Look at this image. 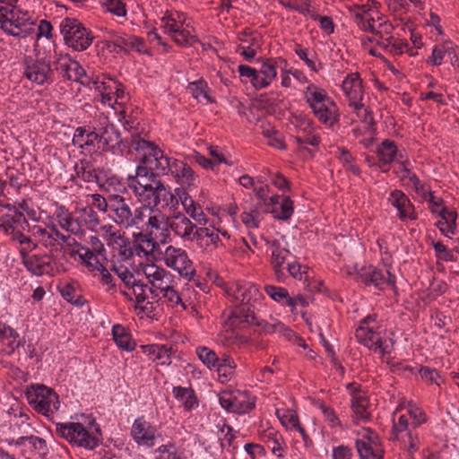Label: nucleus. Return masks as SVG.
<instances>
[{"label": "nucleus", "mask_w": 459, "mask_h": 459, "mask_svg": "<svg viewBox=\"0 0 459 459\" xmlns=\"http://www.w3.org/2000/svg\"><path fill=\"white\" fill-rule=\"evenodd\" d=\"M264 439L274 455L278 458L283 457L284 440L278 431H275L273 429L266 430L264 435Z\"/></svg>", "instance_id": "obj_51"}, {"label": "nucleus", "mask_w": 459, "mask_h": 459, "mask_svg": "<svg viewBox=\"0 0 459 459\" xmlns=\"http://www.w3.org/2000/svg\"><path fill=\"white\" fill-rule=\"evenodd\" d=\"M170 172L182 186H191L195 184V176L193 169L184 161L171 159L168 173Z\"/></svg>", "instance_id": "obj_32"}, {"label": "nucleus", "mask_w": 459, "mask_h": 459, "mask_svg": "<svg viewBox=\"0 0 459 459\" xmlns=\"http://www.w3.org/2000/svg\"><path fill=\"white\" fill-rule=\"evenodd\" d=\"M58 290L63 299L67 302L77 306L83 305L84 299L75 282H65L58 286Z\"/></svg>", "instance_id": "obj_47"}, {"label": "nucleus", "mask_w": 459, "mask_h": 459, "mask_svg": "<svg viewBox=\"0 0 459 459\" xmlns=\"http://www.w3.org/2000/svg\"><path fill=\"white\" fill-rule=\"evenodd\" d=\"M109 201L114 221L118 226L135 230L143 227L145 212H148L147 205L141 204V205L134 207L130 199L120 195H109Z\"/></svg>", "instance_id": "obj_2"}, {"label": "nucleus", "mask_w": 459, "mask_h": 459, "mask_svg": "<svg viewBox=\"0 0 459 459\" xmlns=\"http://www.w3.org/2000/svg\"><path fill=\"white\" fill-rule=\"evenodd\" d=\"M356 338L359 342L381 356L390 353L393 350V342L390 339H383L381 333L375 331L374 326L359 325L356 330Z\"/></svg>", "instance_id": "obj_16"}, {"label": "nucleus", "mask_w": 459, "mask_h": 459, "mask_svg": "<svg viewBox=\"0 0 459 459\" xmlns=\"http://www.w3.org/2000/svg\"><path fill=\"white\" fill-rule=\"evenodd\" d=\"M238 39L239 44L236 52L247 61L254 59L261 48V35L255 31L244 30L238 34Z\"/></svg>", "instance_id": "obj_25"}, {"label": "nucleus", "mask_w": 459, "mask_h": 459, "mask_svg": "<svg viewBox=\"0 0 459 459\" xmlns=\"http://www.w3.org/2000/svg\"><path fill=\"white\" fill-rule=\"evenodd\" d=\"M20 346L17 332L0 322V353L10 355Z\"/></svg>", "instance_id": "obj_36"}, {"label": "nucleus", "mask_w": 459, "mask_h": 459, "mask_svg": "<svg viewBox=\"0 0 459 459\" xmlns=\"http://www.w3.org/2000/svg\"><path fill=\"white\" fill-rule=\"evenodd\" d=\"M336 156L346 170L356 176L360 175V170L355 164L354 158L348 150L343 147H338Z\"/></svg>", "instance_id": "obj_59"}, {"label": "nucleus", "mask_w": 459, "mask_h": 459, "mask_svg": "<svg viewBox=\"0 0 459 459\" xmlns=\"http://www.w3.org/2000/svg\"><path fill=\"white\" fill-rule=\"evenodd\" d=\"M178 196L172 194L164 184L161 182L155 195V199L152 200L151 206L157 207L160 204L163 205L174 208L178 204Z\"/></svg>", "instance_id": "obj_50"}, {"label": "nucleus", "mask_w": 459, "mask_h": 459, "mask_svg": "<svg viewBox=\"0 0 459 459\" xmlns=\"http://www.w3.org/2000/svg\"><path fill=\"white\" fill-rule=\"evenodd\" d=\"M187 89L189 90L192 97L201 103H212L214 100L208 94L209 86L203 79L188 83Z\"/></svg>", "instance_id": "obj_48"}, {"label": "nucleus", "mask_w": 459, "mask_h": 459, "mask_svg": "<svg viewBox=\"0 0 459 459\" xmlns=\"http://www.w3.org/2000/svg\"><path fill=\"white\" fill-rule=\"evenodd\" d=\"M143 352L152 361H160L161 365L171 363L172 346L168 344L143 345Z\"/></svg>", "instance_id": "obj_37"}, {"label": "nucleus", "mask_w": 459, "mask_h": 459, "mask_svg": "<svg viewBox=\"0 0 459 459\" xmlns=\"http://www.w3.org/2000/svg\"><path fill=\"white\" fill-rule=\"evenodd\" d=\"M173 394L178 401L183 403L185 409L187 411L197 405V399L192 388L175 386Z\"/></svg>", "instance_id": "obj_57"}, {"label": "nucleus", "mask_w": 459, "mask_h": 459, "mask_svg": "<svg viewBox=\"0 0 459 459\" xmlns=\"http://www.w3.org/2000/svg\"><path fill=\"white\" fill-rule=\"evenodd\" d=\"M158 178L156 173H150L146 169L137 166L135 174L129 175L126 178V184L129 189L136 188V186H142L152 182V179Z\"/></svg>", "instance_id": "obj_55"}, {"label": "nucleus", "mask_w": 459, "mask_h": 459, "mask_svg": "<svg viewBox=\"0 0 459 459\" xmlns=\"http://www.w3.org/2000/svg\"><path fill=\"white\" fill-rule=\"evenodd\" d=\"M362 437L356 441L360 459H383L384 450L377 437L369 429L363 430Z\"/></svg>", "instance_id": "obj_20"}, {"label": "nucleus", "mask_w": 459, "mask_h": 459, "mask_svg": "<svg viewBox=\"0 0 459 459\" xmlns=\"http://www.w3.org/2000/svg\"><path fill=\"white\" fill-rule=\"evenodd\" d=\"M194 241L205 253H212L224 245L219 235V230L210 227H198L195 229Z\"/></svg>", "instance_id": "obj_23"}, {"label": "nucleus", "mask_w": 459, "mask_h": 459, "mask_svg": "<svg viewBox=\"0 0 459 459\" xmlns=\"http://www.w3.org/2000/svg\"><path fill=\"white\" fill-rule=\"evenodd\" d=\"M226 324L232 329H242L250 325H261L255 316V310L234 306Z\"/></svg>", "instance_id": "obj_27"}, {"label": "nucleus", "mask_w": 459, "mask_h": 459, "mask_svg": "<svg viewBox=\"0 0 459 459\" xmlns=\"http://www.w3.org/2000/svg\"><path fill=\"white\" fill-rule=\"evenodd\" d=\"M377 155L381 165H388L393 162L395 157L403 159L401 153L398 154V149L394 141L384 140L377 149Z\"/></svg>", "instance_id": "obj_41"}, {"label": "nucleus", "mask_w": 459, "mask_h": 459, "mask_svg": "<svg viewBox=\"0 0 459 459\" xmlns=\"http://www.w3.org/2000/svg\"><path fill=\"white\" fill-rule=\"evenodd\" d=\"M314 116L317 120L326 127H333L339 122L340 113L335 102L331 100L316 106L312 109Z\"/></svg>", "instance_id": "obj_31"}, {"label": "nucleus", "mask_w": 459, "mask_h": 459, "mask_svg": "<svg viewBox=\"0 0 459 459\" xmlns=\"http://www.w3.org/2000/svg\"><path fill=\"white\" fill-rule=\"evenodd\" d=\"M277 415L283 426L290 429L298 430L303 437V439L307 442V435L299 423V416L296 411L292 410H284L282 414L277 411Z\"/></svg>", "instance_id": "obj_53"}, {"label": "nucleus", "mask_w": 459, "mask_h": 459, "mask_svg": "<svg viewBox=\"0 0 459 459\" xmlns=\"http://www.w3.org/2000/svg\"><path fill=\"white\" fill-rule=\"evenodd\" d=\"M33 235L38 238L39 243L48 250V255H52L54 256V253L60 251V247H58L52 232H49L39 226H35L33 228Z\"/></svg>", "instance_id": "obj_46"}, {"label": "nucleus", "mask_w": 459, "mask_h": 459, "mask_svg": "<svg viewBox=\"0 0 459 459\" xmlns=\"http://www.w3.org/2000/svg\"><path fill=\"white\" fill-rule=\"evenodd\" d=\"M216 367L219 378L223 382L233 377L237 365L230 355L224 353L221 359L219 358Z\"/></svg>", "instance_id": "obj_56"}, {"label": "nucleus", "mask_w": 459, "mask_h": 459, "mask_svg": "<svg viewBox=\"0 0 459 459\" xmlns=\"http://www.w3.org/2000/svg\"><path fill=\"white\" fill-rule=\"evenodd\" d=\"M276 60L267 58L263 61L261 67L257 70V76L255 78L254 87L256 90L266 88L276 78Z\"/></svg>", "instance_id": "obj_34"}, {"label": "nucleus", "mask_w": 459, "mask_h": 459, "mask_svg": "<svg viewBox=\"0 0 459 459\" xmlns=\"http://www.w3.org/2000/svg\"><path fill=\"white\" fill-rule=\"evenodd\" d=\"M74 172L77 178L87 183H97L101 186V180L94 165L88 160H81L74 165Z\"/></svg>", "instance_id": "obj_39"}, {"label": "nucleus", "mask_w": 459, "mask_h": 459, "mask_svg": "<svg viewBox=\"0 0 459 459\" xmlns=\"http://www.w3.org/2000/svg\"><path fill=\"white\" fill-rule=\"evenodd\" d=\"M55 214L58 225L63 230L78 237L84 235L85 231L79 220L65 205H57Z\"/></svg>", "instance_id": "obj_29"}, {"label": "nucleus", "mask_w": 459, "mask_h": 459, "mask_svg": "<svg viewBox=\"0 0 459 459\" xmlns=\"http://www.w3.org/2000/svg\"><path fill=\"white\" fill-rule=\"evenodd\" d=\"M23 76L38 85L53 82V70L50 64L43 59H34L25 56L23 60Z\"/></svg>", "instance_id": "obj_17"}, {"label": "nucleus", "mask_w": 459, "mask_h": 459, "mask_svg": "<svg viewBox=\"0 0 459 459\" xmlns=\"http://www.w3.org/2000/svg\"><path fill=\"white\" fill-rule=\"evenodd\" d=\"M56 433L77 446L93 449L98 446V439L79 422L56 423Z\"/></svg>", "instance_id": "obj_14"}, {"label": "nucleus", "mask_w": 459, "mask_h": 459, "mask_svg": "<svg viewBox=\"0 0 459 459\" xmlns=\"http://www.w3.org/2000/svg\"><path fill=\"white\" fill-rule=\"evenodd\" d=\"M351 396V419L355 424L366 423L371 420L373 405L366 390L355 382L346 385Z\"/></svg>", "instance_id": "obj_11"}, {"label": "nucleus", "mask_w": 459, "mask_h": 459, "mask_svg": "<svg viewBox=\"0 0 459 459\" xmlns=\"http://www.w3.org/2000/svg\"><path fill=\"white\" fill-rule=\"evenodd\" d=\"M294 211L293 202L289 196L282 197L279 207H273L271 212L278 220H288L291 217Z\"/></svg>", "instance_id": "obj_60"}, {"label": "nucleus", "mask_w": 459, "mask_h": 459, "mask_svg": "<svg viewBox=\"0 0 459 459\" xmlns=\"http://www.w3.org/2000/svg\"><path fill=\"white\" fill-rule=\"evenodd\" d=\"M175 236L183 241L193 242L198 227L185 214L178 212L169 218V226Z\"/></svg>", "instance_id": "obj_22"}, {"label": "nucleus", "mask_w": 459, "mask_h": 459, "mask_svg": "<svg viewBox=\"0 0 459 459\" xmlns=\"http://www.w3.org/2000/svg\"><path fill=\"white\" fill-rule=\"evenodd\" d=\"M185 22V15L178 12L175 13L167 12L161 18L164 32L169 34L173 41L180 47L192 46L198 41L195 35L183 28Z\"/></svg>", "instance_id": "obj_13"}, {"label": "nucleus", "mask_w": 459, "mask_h": 459, "mask_svg": "<svg viewBox=\"0 0 459 459\" xmlns=\"http://www.w3.org/2000/svg\"><path fill=\"white\" fill-rule=\"evenodd\" d=\"M175 194L178 196L186 212L196 222H205L206 215L204 214L203 208L183 188H176Z\"/></svg>", "instance_id": "obj_35"}, {"label": "nucleus", "mask_w": 459, "mask_h": 459, "mask_svg": "<svg viewBox=\"0 0 459 459\" xmlns=\"http://www.w3.org/2000/svg\"><path fill=\"white\" fill-rule=\"evenodd\" d=\"M79 262L90 273H96L101 267V262L98 258L97 254L90 251V247L86 246H79Z\"/></svg>", "instance_id": "obj_49"}, {"label": "nucleus", "mask_w": 459, "mask_h": 459, "mask_svg": "<svg viewBox=\"0 0 459 459\" xmlns=\"http://www.w3.org/2000/svg\"><path fill=\"white\" fill-rule=\"evenodd\" d=\"M140 268L148 282L157 290L166 288L174 281V276L169 272L156 264H141Z\"/></svg>", "instance_id": "obj_24"}, {"label": "nucleus", "mask_w": 459, "mask_h": 459, "mask_svg": "<svg viewBox=\"0 0 459 459\" xmlns=\"http://www.w3.org/2000/svg\"><path fill=\"white\" fill-rule=\"evenodd\" d=\"M73 143L80 148H85L89 152L97 151L100 149L101 144V133L88 131L85 127H78L75 130Z\"/></svg>", "instance_id": "obj_30"}, {"label": "nucleus", "mask_w": 459, "mask_h": 459, "mask_svg": "<svg viewBox=\"0 0 459 459\" xmlns=\"http://www.w3.org/2000/svg\"><path fill=\"white\" fill-rule=\"evenodd\" d=\"M148 205V212H145L143 227L134 238L141 242L152 243V247L157 244V239L163 236L169 226V218L160 210Z\"/></svg>", "instance_id": "obj_7"}, {"label": "nucleus", "mask_w": 459, "mask_h": 459, "mask_svg": "<svg viewBox=\"0 0 459 459\" xmlns=\"http://www.w3.org/2000/svg\"><path fill=\"white\" fill-rule=\"evenodd\" d=\"M389 202L399 212V218L402 221L416 220L417 216L414 212L413 205L411 204L409 198L400 190H394L391 193Z\"/></svg>", "instance_id": "obj_33"}, {"label": "nucleus", "mask_w": 459, "mask_h": 459, "mask_svg": "<svg viewBox=\"0 0 459 459\" xmlns=\"http://www.w3.org/2000/svg\"><path fill=\"white\" fill-rule=\"evenodd\" d=\"M160 291L163 292V298L173 308L178 310H186L188 307V304L183 299V295L179 294L171 284H168V286L164 289H160Z\"/></svg>", "instance_id": "obj_58"}, {"label": "nucleus", "mask_w": 459, "mask_h": 459, "mask_svg": "<svg viewBox=\"0 0 459 459\" xmlns=\"http://www.w3.org/2000/svg\"><path fill=\"white\" fill-rule=\"evenodd\" d=\"M131 436L138 446L152 447L156 443L157 429L142 416L133 423Z\"/></svg>", "instance_id": "obj_21"}, {"label": "nucleus", "mask_w": 459, "mask_h": 459, "mask_svg": "<svg viewBox=\"0 0 459 459\" xmlns=\"http://www.w3.org/2000/svg\"><path fill=\"white\" fill-rule=\"evenodd\" d=\"M195 352L199 359L210 369L215 368L219 363L218 355L208 347L199 346L196 348Z\"/></svg>", "instance_id": "obj_61"}, {"label": "nucleus", "mask_w": 459, "mask_h": 459, "mask_svg": "<svg viewBox=\"0 0 459 459\" xmlns=\"http://www.w3.org/2000/svg\"><path fill=\"white\" fill-rule=\"evenodd\" d=\"M93 85L95 90L100 93L101 102L113 107L114 91H117L119 82L108 78L106 81H94Z\"/></svg>", "instance_id": "obj_42"}, {"label": "nucleus", "mask_w": 459, "mask_h": 459, "mask_svg": "<svg viewBox=\"0 0 459 459\" xmlns=\"http://www.w3.org/2000/svg\"><path fill=\"white\" fill-rule=\"evenodd\" d=\"M271 247V264L277 280L281 281L285 276V270H287L288 263H291V255L290 251L287 248L281 247L277 241H273Z\"/></svg>", "instance_id": "obj_28"}, {"label": "nucleus", "mask_w": 459, "mask_h": 459, "mask_svg": "<svg viewBox=\"0 0 459 459\" xmlns=\"http://www.w3.org/2000/svg\"><path fill=\"white\" fill-rule=\"evenodd\" d=\"M13 240L20 245L19 253L22 260L30 256V253L35 250L38 247L37 242L32 240L30 237L24 235L20 230L13 233Z\"/></svg>", "instance_id": "obj_54"}, {"label": "nucleus", "mask_w": 459, "mask_h": 459, "mask_svg": "<svg viewBox=\"0 0 459 459\" xmlns=\"http://www.w3.org/2000/svg\"><path fill=\"white\" fill-rule=\"evenodd\" d=\"M264 292L274 301L287 305L289 291L283 288L267 284L264 286Z\"/></svg>", "instance_id": "obj_63"}, {"label": "nucleus", "mask_w": 459, "mask_h": 459, "mask_svg": "<svg viewBox=\"0 0 459 459\" xmlns=\"http://www.w3.org/2000/svg\"><path fill=\"white\" fill-rule=\"evenodd\" d=\"M154 453L157 455L155 459H182L172 442L160 446Z\"/></svg>", "instance_id": "obj_64"}, {"label": "nucleus", "mask_w": 459, "mask_h": 459, "mask_svg": "<svg viewBox=\"0 0 459 459\" xmlns=\"http://www.w3.org/2000/svg\"><path fill=\"white\" fill-rule=\"evenodd\" d=\"M60 31L65 44L76 51L87 49L93 40L91 31L74 18H65L60 23Z\"/></svg>", "instance_id": "obj_10"}, {"label": "nucleus", "mask_w": 459, "mask_h": 459, "mask_svg": "<svg viewBox=\"0 0 459 459\" xmlns=\"http://www.w3.org/2000/svg\"><path fill=\"white\" fill-rule=\"evenodd\" d=\"M54 64L55 69L63 78L85 83L82 81V78L86 75L84 69L78 62L72 60L68 56H60Z\"/></svg>", "instance_id": "obj_26"}, {"label": "nucleus", "mask_w": 459, "mask_h": 459, "mask_svg": "<svg viewBox=\"0 0 459 459\" xmlns=\"http://www.w3.org/2000/svg\"><path fill=\"white\" fill-rule=\"evenodd\" d=\"M220 404L228 411L242 414L255 407V398L247 391L224 390L219 394Z\"/></svg>", "instance_id": "obj_15"}, {"label": "nucleus", "mask_w": 459, "mask_h": 459, "mask_svg": "<svg viewBox=\"0 0 459 459\" xmlns=\"http://www.w3.org/2000/svg\"><path fill=\"white\" fill-rule=\"evenodd\" d=\"M161 181L159 178L152 179V182L142 186H136V188L130 189L136 199L145 205L152 204L153 199H155L156 192L160 185Z\"/></svg>", "instance_id": "obj_38"}, {"label": "nucleus", "mask_w": 459, "mask_h": 459, "mask_svg": "<svg viewBox=\"0 0 459 459\" xmlns=\"http://www.w3.org/2000/svg\"><path fill=\"white\" fill-rule=\"evenodd\" d=\"M0 28L8 35L25 38L35 30V23L27 12L18 7L0 8Z\"/></svg>", "instance_id": "obj_4"}, {"label": "nucleus", "mask_w": 459, "mask_h": 459, "mask_svg": "<svg viewBox=\"0 0 459 459\" xmlns=\"http://www.w3.org/2000/svg\"><path fill=\"white\" fill-rule=\"evenodd\" d=\"M161 260L167 267L177 272L180 277L187 281H192L196 274L193 261L186 250L182 247L168 246L161 254Z\"/></svg>", "instance_id": "obj_8"}, {"label": "nucleus", "mask_w": 459, "mask_h": 459, "mask_svg": "<svg viewBox=\"0 0 459 459\" xmlns=\"http://www.w3.org/2000/svg\"><path fill=\"white\" fill-rule=\"evenodd\" d=\"M0 206L7 210V212L0 217V228L3 229L5 233H9L10 230H13V233L15 232L13 230L15 223L20 222L21 220L25 221L23 213L17 211L14 206L9 204L6 205L0 204Z\"/></svg>", "instance_id": "obj_44"}, {"label": "nucleus", "mask_w": 459, "mask_h": 459, "mask_svg": "<svg viewBox=\"0 0 459 459\" xmlns=\"http://www.w3.org/2000/svg\"><path fill=\"white\" fill-rule=\"evenodd\" d=\"M135 150L143 152L139 166L150 173H156L158 178L168 174L171 158L166 156L157 145L145 140H139L135 143Z\"/></svg>", "instance_id": "obj_6"}, {"label": "nucleus", "mask_w": 459, "mask_h": 459, "mask_svg": "<svg viewBox=\"0 0 459 459\" xmlns=\"http://www.w3.org/2000/svg\"><path fill=\"white\" fill-rule=\"evenodd\" d=\"M446 55L450 57L452 65H455L454 58H455V61L458 60L453 44L451 42H445L435 46L427 62L433 65H440Z\"/></svg>", "instance_id": "obj_43"}, {"label": "nucleus", "mask_w": 459, "mask_h": 459, "mask_svg": "<svg viewBox=\"0 0 459 459\" xmlns=\"http://www.w3.org/2000/svg\"><path fill=\"white\" fill-rule=\"evenodd\" d=\"M304 97L306 102L309 106L311 109L314 108H316V106L323 104L324 102H327L332 99L328 96L325 90L323 88L310 83L304 91Z\"/></svg>", "instance_id": "obj_40"}, {"label": "nucleus", "mask_w": 459, "mask_h": 459, "mask_svg": "<svg viewBox=\"0 0 459 459\" xmlns=\"http://www.w3.org/2000/svg\"><path fill=\"white\" fill-rule=\"evenodd\" d=\"M380 4L376 0H368L361 5H354L350 8V13L355 18L359 27L364 31L373 34L368 38L369 41L380 44L390 39L394 27L392 23L379 13Z\"/></svg>", "instance_id": "obj_1"}, {"label": "nucleus", "mask_w": 459, "mask_h": 459, "mask_svg": "<svg viewBox=\"0 0 459 459\" xmlns=\"http://www.w3.org/2000/svg\"><path fill=\"white\" fill-rule=\"evenodd\" d=\"M22 264L36 276H54L61 272L52 255H32L22 260Z\"/></svg>", "instance_id": "obj_19"}, {"label": "nucleus", "mask_w": 459, "mask_h": 459, "mask_svg": "<svg viewBox=\"0 0 459 459\" xmlns=\"http://www.w3.org/2000/svg\"><path fill=\"white\" fill-rule=\"evenodd\" d=\"M342 90L358 118L366 124L373 122L371 111L362 103L364 90L359 73L349 74L342 82Z\"/></svg>", "instance_id": "obj_5"}, {"label": "nucleus", "mask_w": 459, "mask_h": 459, "mask_svg": "<svg viewBox=\"0 0 459 459\" xmlns=\"http://www.w3.org/2000/svg\"><path fill=\"white\" fill-rule=\"evenodd\" d=\"M113 340L122 350L132 351L135 348V342L132 339L130 332L121 325H115L112 327Z\"/></svg>", "instance_id": "obj_45"}, {"label": "nucleus", "mask_w": 459, "mask_h": 459, "mask_svg": "<svg viewBox=\"0 0 459 459\" xmlns=\"http://www.w3.org/2000/svg\"><path fill=\"white\" fill-rule=\"evenodd\" d=\"M100 231L107 246L117 251L125 259L132 257L134 254L140 255L141 252L146 254V251L141 245L136 244L133 246L126 233L117 230L112 224L101 226Z\"/></svg>", "instance_id": "obj_9"}, {"label": "nucleus", "mask_w": 459, "mask_h": 459, "mask_svg": "<svg viewBox=\"0 0 459 459\" xmlns=\"http://www.w3.org/2000/svg\"><path fill=\"white\" fill-rule=\"evenodd\" d=\"M26 395L34 410L48 418L53 416L59 409L57 394L43 385L32 386L31 390L27 391Z\"/></svg>", "instance_id": "obj_12"}, {"label": "nucleus", "mask_w": 459, "mask_h": 459, "mask_svg": "<svg viewBox=\"0 0 459 459\" xmlns=\"http://www.w3.org/2000/svg\"><path fill=\"white\" fill-rule=\"evenodd\" d=\"M359 276L366 285H373L380 290L387 289L396 292L395 277L389 271L378 269L373 265L363 266Z\"/></svg>", "instance_id": "obj_18"}, {"label": "nucleus", "mask_w": 459, "mask_h": 459, "mask_svg": "<svg viewBox=\"0 0 459 459\" xmlns=\"http://www.w3.org/2000/svg\"><path fill=\"white\" fill-rule=\"evenodd\" d=\"M101 133V144L103 147L115 149L119 147L122 143L120 133L114 127L113 125H106L100 128Z\"/></svg>", "instance_id": "obj_52"}, {"label": "nucleus", "mask_w": 459, "mask_h": 459, "mask_svg": "<svg viewBox=\"0 0 459 459\" xmlns=\"http://www.w3.org/2000/svg\"><path fill=\"white\" fill-rule=\"evenodd\" d=\"M80 216L87 228L95 231L100 224V220L97 212L92 207H84L80 210Z\"/></svg>", "instance_id": "obj_62"}, {"label": "nucleus", "mask_w": 459, "mask_h": 459, "mask_svg": "<svg viewBox=\"0 0 459 459\" xmlns=\"http://www.w3.org/2000/svg\"><path fill=\"white\" fill-rule=\"evenodd\" d=\"M224 292L230 302L236 306L256 310L264 299L257 285L247 281H238L227 284Z\"/></svg>", "instance_id": "obj_3"}]
</instances>
